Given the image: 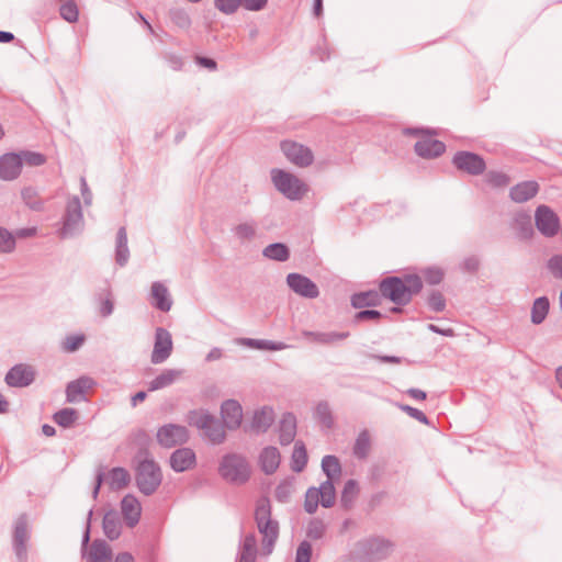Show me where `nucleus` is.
Instances as JSON below:
<instances>
[{
    "label": "nucleus",
    "mask_w": 562,
    "mask_h": 562,
    "mask_svg": "<svg viewBox=\"0 0 562 562\" xmlns=\"http://www.w3.org/2000/svg\"><path fill=\"white\" fill-rule=\"evenodd\" d=\"M78 413L75 408H63L53 416L54 422L64 428H68L75 424Z\"/></svg>",
    "instance_id": "obj_49"
},
{
    "label": "nucleus",
    "mask_w": 562,
    "mask_h": 562,
    "mask_svg": "<svg viewBox=\"0 0 562 562\" xmlns=\"http://www.w3.org/2000/svg\"><path fill=\"white\" fill-rule=\"evenodd\" d=\"M15 248V239L9 231L0 227V252H11Z\"/></svg>",
    "instance_id": "obj_59"
},
{
    "label": "nucleus",
    "mask_w": 562,
    "mask_h": 562,
    "mask_svg": "<svg viewBox=\"0 0 562 562\" xmlns=\"http://www.w3.org/2000/svg\"><path fill=\"white\" fill-rule=\"evenodd\" d=\"M358 492H359V488H358V483L357 481L355 480H348L345 485H344V490L341 492V498H340V502H341V506L344 508H350L358 495Z\"/></svg>",
    "instance_id": "obj_48"
},
{
    "label": "nucleus",
    "mask_w": 562,
    "mask_h": 562,
    "mask_svg": "<svg viewBox=\"0 0 562 562\" xmlns=\"http://www.w3.org/2000/svg\"><path fill=\"white\" fill-rule=\"evenodd\" d=\"M405 135L419 136L416 142L414 149L415 153L426 159H432L441 156L446 151V145L443 142L432 138V134L429 131H423L420 128H405Z\"/></svg>",
    "instance_id": "obj_7"
},
{
    "label": "nucleus",
    "mask_w": 562,
    "mask_h": 562,
    "mask_svg": "<svg viewBox=\"0 0 562 562\" xmlns=\"http://www.w3.org/2000/svg\"><path fill=\"white\" fill-rule=\"evenodd\" d=\"M382 318V314L378 310H363L355 315L356 322L374 321L379 322Z\"/></svg>",
    "instance_id": "obj_63"
},
{
    "label": "nucleus",
    "mask_w": 562,
    "mask_h": 562,
    "mask_svg": "<svg viewBox=\"0 0 562 562\" xmlns=\"http://www.w3.org/2000/svg\"><path fill=\"white\" fill-rule=\"evenodd\" d=\"M371 450V437L367 429L359 432L352 447L353 456L359 460L368 458Z\"/></svg>",
    "instance_id": "obj_35"
},
{
    "label": "nucleus",
    "mask_w": 562,
    "mask_h": 562,
    "mask_svg": "<svg viewBox=\"0 0 562 562\" xmlns=\"http://www.w3.org/2000/svg\"><path fill=\"white\" fill-rule=\"evenodd\" d=\"M538 191L539 184L536 181H524L510 189L509 196L514 202L524 203L532 199Z\"/></svg>",
    "instance_id": "obj_26"
},
{
    "label": "nucleus",
    "mask_w": 562,
    "mask_h": 562,
    "mask_svg": "<svg viewBox=\"0 0 562 562\" xmlns=\"http://www.w3.org/2000/svg\"><path fill=\"white\" fill-rule=\"evenodd\" d=\"M257 555V539L255 533L245 536L239 547L238 562H255Z\"/></svg>",
    "instance_id": "obj_33"
},
{
    "label": "nucleus",
    "mask_w": 562,
    "mask_h": 562,
    "mask_svg": "<svg viewBox=\"0 0 562 562\" xmlns=\"http://www.w3.org/2000/svg\"><path fill=\"white\" fill-rule=\"evenodd\" d=\"M289 288L300 296L306 299H316L319 295L317 284L310 278L300 273H289L286 277Z\"/></svg>",
    "instance_id": "obj_14"
},
{
    "label": "nucleus",
    "mask_w": 562,
    "mask_h": 562,
    "mask_svg": "<svg viewBox=\"0 0 562 562\" xmlns=\"http://www.w3.org/2000/svg\"><path fill=\"white\" fill-rule=\"evenodd\" d=\"M255 520L258 531L262 535L263 554L269 555L279 537V522L271 517V505L268 499H260L257 503Z\"/></svg>",
    "instance_id": "obj_2"
},
{
    "label": "nucleus",
    "mask_w": 562,
    "mask_h": 562,
    "mask_svg": "<svg viewBox=\"0 0 562 562\" xmlns=\"http://www.w3.org/2000/svg\"><path fill=\"white\" fill-rule=\"evenodd\" d=\"M130 473L124 468H113L109 472V484L113 490L124 488L130 483Z\"/></svg>",
    "instance_id": "obj_42"
},
{
    "label": "nucleus",
    "mask_w": 562,
    "mask_h": 562,
    "mask_svg": "<svg viewBox=\"0 0 562 562\" xmlns=\"http://www.w3.org/2000/svg\"><path fill=\"white\" fill-rule=\"evenodd\" d=\"M138 461L136 467L135 480L139 491L145 495L154 494L159 485L161 484L162 473L160 467L150 458L146 450L139 451L137 458Z\"/></svg>",
    "instance_id": "obj_3"
},
{
    "label": "nucleus",
    "mask_w": 562,
    "mask_h": 562,
    "mask_svg": "<svg viewBox=\"0 0 562 562\" xmlns=\"http://www.w3.org/2000/svg\"><path fill=\"white\" fill-rule=\"evenodd\" d=\"M214 5L224 14H233L241 5V0H214Z\"/></svg>",
    "instance_id": "obj_58"
},
{
    "label": "nucleus",
    "mask_w": 562,
    "mask_h": 562,
    "mask_svg": "<svg viewBox=\"0 0 562 562\" xmlns=\"http://www.w3.org/2000/svg\"><path fill=\"white\" fill-rule=\"evenodd\" d=\"M102 528L110 540H115L121 536V519L115 510H109L104 514Z\"/></svg>",
    "instance_id": "obj_32"
},
{
    "label": "nucleus",
    "mask_w": 562,
    "mask_h": 562,
    "mask_svg": "<svg viewBox=\"0 0 562 562\" xmlns=\"http://www.w3.org/2000/svg\"><path fill=\"white\" fill-rule=\"evenodd\" d=\"M382 297L380 290L358 292L351 296V305L355 308L373 307L381 304Z\"/></svg>",
    "instance_id": "obj_28"
},
{
    "label": "nucleus",
    "mask_w": 562,
    "mask_h": 562,
    "mask_svg": "<svg viewBox=\"0 0 562 562\" xmlns=\"http://www.w3.org/2000/svg\"><path fill=\"white\" fill-rule=\"evenodd\" d=\"M547 268L555 279H562V254L550 257L547 261Z\"/></svg>",
    "instance_id": "obj_60"
},
{
    "label": "nucleus",
    "mask_w": 562,
    "mask_h": 562,
    "mask_svg": "<svg viewBox=\"0 0 562 562\" xmlns=\"http://www.w3.org/2000/svg\"><path fill=\"white\" fill-rule=\"evenodd\" d=\"M302 336L311 342L318 345H333L337 341L347 339L349 331H311L303 330Z\"/></svg>",
    "instance_id": "obj_23"
},
{
    "label": "nucleus",
    "mask_w": 562,
    "mask_h": 562,
    "mask_svg": "<svg viewBox=\"0 0 562 562\" xmlns=\"http://www.w3.org/2000/svg\"><path fill=\"white\" fill-rule=\"evenodd\" d=\"M4 380L9 386L25 387L34 382L35 371L30 366L15 364L8 371Z\"/></svg>",
    "instance_id": "obj_16"
},
{
    "label": "nucleus",
    "mask_w": 562,
    "mask_h": 562,
    "mask_svg": "<svg viewBox=\"0 0 562 562\" xmlns=\"http://www.w3.org/2000/svg\"><path fill=\"white\" fill-rule=\"evenodd\" d=\"M550 308V302L547 296H540L533 301L532 307H531V322L535 325L541 324Z\"/></svg>",
    "instance_id": "obj_38"
},
{
    "label": "nucleus",
    "mask_w": 562,
    "mask_h": 562,
    "mask_svg": "<svg viewBox=\"0 0 562 562\" xmlns=\"http://www.w3.org/2000/svg\"><path fill=\"white\" fill-rule=\"evenodd\" d=\"M319 493L321 491L315 486L306 491L304 499V509L306 513L314 514L317 510L318 504H321Z\"/></svg>",
    "instance_id": "obj_52"
},
{
    "label": "nucleus",
    "mask_w": 562,
    "mask_h": 562,
    "mask_svg": "<svg viewBox=\"0 0 562 562\" xmlns=\"http://www.w3.org/2000/svg\"><path fill=\"white\" fill-rule=\"evenodd\" d=\"M322 470L327 480L335 481L341 474V464L336 456L327 454L322 459Z\"/></svg>",
    "instance_id": "obj_40"
},
{
    "label": "nucleus",
    "mask_w": 562,
    "mask_h": 562,
    "mask_svg": "<svg viewBox=\"0 0 562 562\" xmlns=\"http://www.w3.org/2000/svg\"><path fill=\"white\" fill-rule=\"evenodd\" d=\"M271 180L277 190L292 201L301 200L308 191L304 181L282 169H272Z\"/></svg>",
    "instance_id": "obj_6"
},
{
    "label": "nucleus",
    "mask_w": 562,
    "mask_h": 562,
    "mask_svg": "<svg viewBox=\"0 0 562 562\" xmlns=\"http://www.w3.org/2000/svg\"><path fill=\"white\" fill-rule=\"evenodd\" d=\"M169 18L171 22L182 30H189L191 26V19L188 12L182 8H172L169 10Z\"/></svg>",
    "instance_id": "obj_50"
},
{
    "label": "nucleus",
    "mask_w": 562,
    "mask_h": 562,
    "mask_svg": "<svg viewBox=\"0 0 562 562\" xmlns=\"http://www.w3.org/2000/svg\"><path fill=\"white\" fill-rule=\"evenodd\" d=\"M535 224L537 229L548 238L554 237L560 229L559 216L544 204L536 209Z\"/></svg>",
    "instance_id": "obj_10"
},
{
    "label": "nucleus",
    "mask_w": 562,
    "mask_h": 562,
    "mask_svg": "<svg viewBox=\"0 0 562 562\" xmlns=\"http://www.w3.org/2000/svg\"><path fill=\"white\" fill-rule=\"evenodd\" d=\"M111 560L112 550L110 546L104 540H94L87 553V562H110Z\"/></svg>",
    "instance_id": "obj_29"
},
{
    "label": "nucleus",
    "mask_w": 562,
    "mask_h": 562,
    "mask_svg": "<svg viewBox=\"0 0 562 562\" xmlns=\"http://www.w3.org/2000/svg\"><path fill=\"white\" fill-rule=\"evenodd\" d=\"M280 461V452L272 446L263 448L259 454L260 468L268 475L273 474L278 470Z\"/></svg>",
    "instance_id": "obj_25"
},
{
    "label": "nucleus",
    "mask_w": 562,
    "mask_h": 562,
    "mask_svg": "<svg viewBox=\"0 0 562 562\" xmlns=\"http://www.w3.org/2000/svg\"><path fill=\"white\" fill-rule=\"evenodd\" d=\"M189 438L188 430L184 426L168 424L160 427L157 431L158 442L167 448L187 442Z\"/></svg>",
    "instance_id": "obj_13"
},
{
    "label": "nucleus",
    "mask_w": 562,
    "mask_h": 562,
    "mask_svg": "<svg viewBox=\"0 0 562 562\" xmlns=\"http://www.w3.org/2000/svg\"><path fill=\"white\" fill-rule=\"evenodd\" d=\"M317 490L321 491L319 499L321 505L325 508H330L335 505L336 502V491L334 486V481L326 480L324 481Z\"/></svg>",
    "instance_id": "obj_45"
},
{
    "label": "nucleus",
    "mask_w": 562,
    "mask_h": 562,
    "mask_svg": "<svg viewBox=\"0 0 562 562\" xmlns=\"http://www.w3.org/2000/svg\"><path fill=\"white\" fill-rule=\"evenodd\" d=\"M427 304L431 311L440 313L446 308V299L441 292L435 290L429 294Z\"/></svg>",
    "instance_id": "obj_57"
},
{
    "label": "nucleus",
    "mask_w": 562,
    "mask_h": 562,
    "mask_svg": "<svg viewBox=\"0 0 562 562\" xmlns=\"http://www.w3.org/2000/svg\"><path fill=\"white\" fill-rule=\"evenodd\" d=\"M121 512L125 524L130 528H133L138 524L140 519L142 507L138 499L135 496L127 494L122 498Z\"/></svg>",
    "instance_id": "obj_20"
},
{
    "label": "nucleus",
    "mask_w": 562,
    "mask_h": 562,
    "mask_svg": "<svg viewBox=\"0 0 562 562\" xmlns=\"http://www.w3.org/2000/svg\"><path fill=\"white\" fill-rule=\"evenodd\" d=\"M130 259V249L127 246V233L124 226L120 227L115 240V262L124 267Z\"/></svg>",
    "instance_id": "obj_31"
},
{
    "label": "nucleus",
    "mask_w": 562,
    "mask_h": 562,
    "mask_svg": "<svg viewBox=\"0 0 562 562\" xmlns=\"http://www.w3.org/2000/svg\"><path fill=\"white\" fill-rule=\"evenodd\" d=\"M262 255L268 259L284 262L290 258V250L285 244L273 243L263 248Z\"/></svg>",
    "instance_id": "obj_37"
},
{
    "label": "nucleus",
    "mask_w": 562,
    "mask_h": 562,
    "mask_svg": "<svg viewBox=\"0 0 562 562\" xmlns=\"http://www.w3.org/2000/svg\"><path fill=\"white\" fill-rule=\"evenodd\" d=\"M312 557V546L308 541H302L297 549L295 555V562H310Z\"/></svg>",
    "instance_id": "obj_61"
},
{
    "label": "nucleus",
    "mask_w": 562,
    "mask_h": 562,
    "mask_svg": "<svg viewBox=\"0 0 562 562\" xmlns=\"http://www.w3.org/2000/svg\"><path fill=\"white\" fill-rule=\"evenodd\" d=\"M296 435V418L292 413L283 414L279 424V440L282 446L290 445Z\"/></svg>",
    "instance_id": "obj_27"
},
{
    "label": "nucleus",
    "mask_w": 562,
    "mask_h": 562,
    "mask_svg": "<svg viewBox=\"0 0 562 562\" xmlns=\"http://www.w3.org/2000/svg\"><path fill=\"white\" fill-rule=\"evenodd\" d=\"M182 375L178 369H165L160 374L149 382L148 391L154 392L165 389L175 383Z\"/></svg>",
    "instance_id": "obj_30"
},
{
    "label": "nucleus",
    "mask_w": 562,
    "mask_h": 562,
    "mask_svg": "<svg viewBox=\"0 0 562 562\" xmlns=\"http://www.w3.org/2000/svg\"><path fill=\"white\" fill-rule=\"evenodd\" d=\"M422 276L428 284L437 285L443 280L445 272L439 267H429L422 270Z\"/></svg>",
    "instance_id": "obj_55"
},
{
    "label": "nucleus",
    "mask_w": 562,
    "mask_h": 562,
    "mask_svg": "<svg viewBox=\"0 0 562 562\" xmlns=\"http://www.w3.org/2000/svg\"><path fill=\"white\" fill-rule=\"evenodd\" d=\"M172 352V338L171 334L164 327H157L155 330L154 349L150 356V361L154 364L165 362Z\"/></svg>",
    "instance_id": "obj_11"
},
{
    "label": "nucleus",
    "mask_w": 562,
    "mask_h": 562,
    "mask_svg": "<svg viewBox=\"0 0 562 562\" xmlns=\"http://www.w3.org/2000/svg\"><path fill=\"white\" fill-rule=\"evenodd\" d=\"M83 223V215L80 199L78 196L71 198L66 205V211L63 217V227L59 231L61 238L74 236L78 233Z\"/></svg>",
    "instance_id": "obj_8"
},
{
    "label": "nucleus",
    "mask_w": 562,
    "mask_h": 562,
    "mask_svg": "<svg viewBox=\"0 0 562 562\" xmlns=\"http://www.w3.org/2000/svg\"><path fill=\"white\" fill-rule=\"evenodd\" d=\"M457 169L465 171L472 176H479L486 169L484 159L471 151H458L452 159Z\"/></svg>",
    "instance_id": "obj_12"
},
{
    "label": "nucleus",
    "mask_w": 562,
    "mask_h": 562,
    "mask_svg": "<svg viewBox=\"0 0 562 562\" xmlns=\"http://www.w3.org/2000/svg\"><path fill=\"white\" fill-rule=\"evenodd\" d=\"M245 344L249 347L262 349V350H283L286 348V345L281 341H272V340H266V339H251L247 338L245 339Z\"/></svg>",
    "instance_id": "obj_51"
},
{
    "label": "nucleus",
    "mask_w": 562,
    "mask_h": 562,
    "mask_svg": "<svg viewBox=\"0 0 562 562\" xmlns=\"http://www.w3.org/2000/svg\"><path fill=\"white\" fill-rule=\"evenodd\" d=\"M151 305L161 311L169 312L172 306L168 288L160 281H155L150 288Z\"/></svg>",
    "instance_id": "obj_22"
},
{
    "label": "nucleus",
    "mask_w": 562,
    "mask_h": 562,
    "mask_svg": "<svg viewBox=\"0 0 562 562\" xmlns=\"http://www.w3.org/2000/svg\"><path fill=\"white\" fill-rule=\"evenodd\" d=\"M95 385V381L89 376H80L69 382L66 386V400L69 403L86 401V392Z\"/></svg>",
    "instance_id": "obj_18"
},
{
    "label": "nucleus",
    "mask_w": 562,
    "mask_h": 562,
    "mask_svg": "<svg viewBox=\"0 0 562 562\" xmlns=\"http://www.w3.org/2000/svg\"><path fill=\"white\" fill-rule=\"evenodd\" d=\"M280 147L286 159L300 168L308 167L314 161L313 151L303 144L294 140H283Z\"/></svg>",
    "instance_id": "obj_9"
},
{
    "label": "nucleus",
    "mask_w": 562,
    "mask_h": 562,
    "mask_svg": "<svg viewBox=\"0 0 562 562\" xmlns=\"http://www.w3.org/2000/svg\"><path fill=\"white\" fill-rule=\"evenodd\" d=\"M85 341L82 335L67 336L63 342V349L69 352L76 351Z\"/></svg>",
    "instance_id": "obj_62"
},
{
    "label": "nucleus",
    "mask_w": 562,
    "mask_h": 562,
    "mask_svg": "<svg viewBox=\"0 0 562 562\" xmlns=\"http://www.w3.org/2000/svg\"><path fill=\"white\" fill-rule=\"evenodd\" d=\"M220 475L233 484H244L250 477V467L245 457L238 453L225 454L218 467Z\"/></svg>",
    "instance_id": "obj_4"
},
{
    "label": "nucleus",
    "mask_w": 562,
    "mask_h": 562,
    "mask_svg": "<svg viewBox=\"0 0 562 562\" xmlns=\"http://www.w3.org/2000/svg\"><path fill=\"white\" fill-rule=\"evenodd\" d=\"M203 432L204 436L215 445L222 443L226 437L224 426L215 417H213L212 423L203 429Z\"/></svg>",
    "instance_id": "obj_46"
},
{
    "label": "nucleus",
    "mask_w": 562,
    "mask_h": 562,
    "mask_svg": "<svg viewBox=\"0 0 562 562\" xmlns=\"http://www.w3.org/2000/svg\"><path fill=\"white\" fill-rule=\"evenodd\" d=\"M195 453L190 448H180L170 456V467L176 472H184L195 465Z\"/></svg>",
    "instance_id": "obj_21"
},
{
    "label": "nucleus",
    "mask_w": 562,
    "mask_h": 562,
    "mask_svg": "<svg viewBox=\"0 0 562 562\" xmlns=\"http://www.w3.org/2000/svg\"><path fill=\"white\" fill-rule=\"evenodd\" d=\"M393 549V543L381 537H372L356 544L355 560L357 562H375L386 558Z\"/></svg>",
    "instance_id": "obj_5"
},
{
    "label": "nucleus",
    "mask_w": 562,
    "mask_h": 562,
    "mask_svg": "<svg viewBox=\"0 0 562 562\" xmlns=\"http://www.w3.org/2000/svg\"><path fill=\"white\" fill-rule=\"evenodd\" d=\"M97 301L99 303V314L102 317H108L113 313L114 300L109 286H105L97 294Z\"/></svg>",
    "instance_id": "obj_39"
},
{
    "label": "nucleus",
    "mask_w": 562,
    "mask_h": 562,
    "mask_svg": "<svg viewBox=\"0 0 562 562\" xmlns=\"http://www.w3.org/2000/svg\"><path fill=\"white\" fill-rule=\"evenodd\" d=\"M307 464V452L302 441H296L291 457V469L301 472Z\"/></svg>",
    "instance_id": "obj_41"
},
{
    "label": "nucleus",
    "mask_w": 562,
    "mask_h": 562,
    "mask_svg": "<svg viewBox=\"0 0 562 562\" xmlns=\"http://www.w3.org/2000/svg\"><path fill=\"white\" fill-rule=\"evenodd\" d=\"M513 227L520 239L526 240L533 236V226L531 223V217L527 213L516 214Z\"/></svg>",
    "instance_id": "obj_34"
},
{
    "label": "nucleus",
    "mask_w": 562,
    "mask_h": 562,
    "mask_svg": "<svg viewBox=\"0 0 562 562\" xmlns=\"http://www.w3.org/2000/svg\"><path fill=\"white\" fill-rule=\"evenodd\" d=\"M21 196L25 205L33 211H42L44 207V201L40 196L38 191L33 187H26L21 191Z\"/></svg>",
    "instance_id": "obj_44"
},
{
    "label": "nucleus",
    "mask_w": 562,
    "mask_h": 562,
    "mask_svg": "<svg viewBox=\"0 0 562 562\" xmlns=\"http://www.w3.org/2000/svg\"><path fill=\"white\" fill-rule=\"evenodd\" d=\"M379 290L384 299L395 305L406 306L423 290V278L416 273L386 277L380 281Z\"/></svg>",
    "instance_id": "obj_1"
},
{
    "label": "nucleus",
    "mask_w": 562,
    "mask_h": 562,
    "mask_svg": "<svg viewBox=\"0 0 562 562\" xmlns=\"http://www.w3.org/2000/svg\"><path fill=\"white\" fill-rule=\"evenodd\" d=\"M485 180L493 188H505L510 182L509 176L502 171H488Z\"/></svg>",
    "instance_id": "obj_54"
},
{
    "label": "nucleus",
    "mask_w": 562,
    "mask_h": 562,
    "mask_svg": "<svg viewBox=\"0 0 562 562\" xmlns=\"http://www.w3.org/2000/svg\"><path fill=\"white\" fill-rule=\"evenodd\" d=\"M60 2L59 14L69 22L75 23L79 18V9L75 0H58Z\"/></svg>",
    "instance_id": "obj_47"
},
{
    "label": "nucleus",
    "mask_w": 562,
    "mask_h": 562,
    "mask_svg": "<svg viewBox=\"0 0 562 562\" xmlns=\"http://www.w3.org/2000/svg\"><path fill=\"white\" fill-rule=\"evenodd\" d=\"M234 236L240 241H249L256 237L257 222L255 220L239 223L233 228Z\"/></svg>",
    "instance_id": "obj_36"
},
{
    "label": "nucleus",
    "mask_w": 562,
    "mask_h": 562,
    "mask_svg": "<svg viewBox=\"0 0 562 562\" xmlns=\"http://www.w3.org/2000/svg\"><path fill=\"white\" fill-rule=\"evenodd\" d=\"M22 157V164L25 162L32 167H38L46 162L45 155L36 151L24 150L19 154Z\"/></svg>",
    "instance_id": "obj_56"
},
{
    "label": "nucleus",
    "mask_w": 562,
    "mask_h": 562,
    "mask_svg": "<svg viewBox=\"0 0 562 562\" xmlns=\"http://www.w3.org/2000/svg\"><path fill=\"white\" fill-rule=\"evenodd\" d=\"M326 532V525L319 518H314L308 522L306 536L310 539L318 540L324 537Z\"/></svg>",
    "instance_id": "obj_53"
},
{
    "label": "nucleus",
    "mask_w": 562,
    "mask_h": 562,
    "mask_svg": "<svg viewBox=\"0 0 562 562\" xmlns=\"http://www.w3.org/2000/svg\"><path fill=\"white\" fill-rule=\"evenodd\" d=\"M22 171V157L16 153H7L0 156V179L11 181Z\"/></svg>",
    "instance_id": "obj_17"
},
{
    "label": "nucleus",
    "mask_w": 562,
    "mask_h": 562,
    "mask_svg": "<svg viewBox=\"0 0 562 562\" xmlns=\"http://www.w3.org/2000/svg\"><path fill=\"white\" fill-rule=\"evenodd\" d=\"M316 413H317L321 422L326 427H331V425H333V417H331L329 407H328V405L326 403H319L317 405Z\"/></svg>",
    "instance_id": "obj_64"
},
{
    "label": "nucleus",
    "mask_w": 562,
    "mask_h": 562,
    "mask_svg": "<svg viewBox=\"0 0 562 562\" xmlns=\"http://www.w3.org/2000/svg\"><path fill=\"white\" fill-rule=\"evenodd\" d=\"M221 415L226 428L237 429L243 419L241 405L235 400H226L221 406Z\"/></svg>",
    "instance_id": "obj_19"
},
{
    "label": "nucleus",
    "mask_w": 562,
    "mask_h": 562,
    "mask_svg": "<svg viewBox=\"0 0 562 562\" xmlns=\"http://www.w3.org/2000/svg\"><path fill=\"white\" fill-rule=\"evenodd\" d=\"M276 418L274 412L269 406H263L260 409L255 411L250 428L257 434L266 432L273 424Z\"/></svg>",
    "instance_id": "obj_24"
},
{
    "label": "nucleus",
    "mask_w": 562,
    "mask_h": 562,
    "mask_svg": "<svg viewBox=\"0 0 562 562\" xmlns=\"http://www.w3.org/2000/svg\"><path fill=\"white\" fill-rule=\"evenodd\" d=\"M213 417L214 416L205 409H194L189 412L188 423L190 426L203 430L212 423Z\"/></svg>",
    "instance_id": "obj_43"
},
{
    "label": "nucleus",
    "mask_w": 562,
    "mask_h": 562,
    "mask_svg": "<svg viewBox=\"0 0 562 562\" xmlns=\"http://www.w3.org/2000/svg\"><path fill=\"white\" fill-rule=\"evenodd\" d=\"M30 539L27 529V518L25 515H21L15 524L13 530V549L15 555L20 562H24L27 557L26 543Z\"/></svg>",
    "instance_id": "obj_15"
}]
</instances>
